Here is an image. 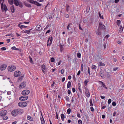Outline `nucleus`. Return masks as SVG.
Masks as SVG:
<instances>
[{"label": "nucleus", "instance_id": "nucleus-1", "mask_svg": "<svg viewBox=\"0 0 124 124\" xmlns=\"http://www.w3.org/2000/svg\"><path fill=\"white\" fill-rule=\"evenodd\" d=\"M18 105L19 106L21 107H24L27 105V103L25 102H19Z\"/></svg>", "mask_w": 124, "mask_h": 124}, {"label": "nucleus", "instance_id": "nucleus-2", "mask_svg": "<svg viewBox=\"0 0 124 124\" xmlns=\"http://www.w3.org/2000/svg\"><path fill=\"white\" fill-rule=\"evenodd\" d=\"M3 2L1 4V9L2 11H4V10L5 11H6L8 10L7 8V6L5 5H4Z\"/></svg>", "mask_w": 124, "mask_h": 124}, {"label": "nucleus", "instance_id": "nucleus-3", "mask_svg": "<svg viewBox=\"0 0 124 124\" xmlns=\"http://www.w3.org/2000/svg\"><path fill=\"white\" fill-rule=\"evenodd\" d=\"M28 98V96L24 95L20 97L19 99L21 101H24L26 100Z\"/></svg>", "mask_w": 124, "mask_h": 124}, {"label": "nucleus", "instance_id": "nucleus-4", "mask_svg": "<svg viewBox=\"0 0 124 124\" xmlns=\"http://www.w3.org/2000/svg\"><path fill=\"white\" fill-rule=\"evenodd\" d=\"M30 93L29 90H24L22 92V93L23 95H27Z\"/></svg>", "mask_w": 124, "mask_h": 124}, {"label": "nucleus", "instance_id": "nucleus-5", "mask_svg": "<svg viewBox=\"0 0 124 124\" xmlns=\"http://www.w3.org/2000/svg\"><path fill=\"white\" fill-rule=\"evenodd\" d=\"M18 6L21 8L23 6L22 3L20 1L16 0V6Z\"/></svg>", "mask_w": 124, "mask_h": 124}, {"label": "nucleus", "instance_id": "nucleus-6", "mask_svg": "<svg viewBox=\"0 0 124 124\" xmlns=\"http://www.w3.org/2000/svg\"><path fill=\"white\" fill-rule=\"evenodd\" d=\"M15 67L13 66H12L11 67L9 66L8 68V70L9 71H12L15 70Z\"/></svg>", "mask_w": 124, "mask_h": 124}, {"label": "nucleus", "instance_id": "nucleus-7", "mask_svg": "<svg viewBox=\"0 0 124 124\" xmlns=\"http://www.w3.org/2000/svg\"><path fill=\"white\" fill-rule=\"evenodd\" d=\"M24 77V74H21V77H19L18 78L17 80V82L19 83L21 82L23 79Z\"/></svg>", "mask_w": 124, "mask_h": 124}, {"label": "nucleus", "instance_id": "nucleus-8", "mask_svg": "<svg viewBox=\"0 0 124 124\" xmlns=\"http://www.w3.org/2000/svg\"><path fill=\"white\" fill-rule=\"evenodd\" d=\"M23 110L22 109H16V113H17L18 114H22L23 113Z\"/></svg>", "mask_w": 124, "mask_h": 124}, {"label": "nucleus", "instance_id": "nucleus-9", "mask_svg": "<svg viewBox=\"0 0 124 124\" xmlns=\"http://www.w3.org/2000/svg\"><path fill=\"white\" fill-rule=\"evenodd\" d=\"M26 85V83L25 82H22L19 85V88H23L25 87Z\"/></svg>", "mask_w": 124, "mask_h": 124}, {"label": "nucleus", "instance_id": "nucleus-10", "mask_svg": "<svg viewBox=\"0 0 124 124\" xmlns=\"http://www.w3.org/2000/svg\"><path fill=\"white\" fill-rule=\"evenodd\" d=\"M50 39V40L49 43V46H50L52 43V40H53L52 37H51V38L50 37H49L48 39L47 40V46H48L49 45L48 42H49Z\"/></svg>", "mask_w": 124, "mask_h": 124}, {"label": "nucleus", "instance_id": "nucleus-11", "mask_svg": "<svg viewBox=\"0 0 124 124\" xmlns=\"http://www.w3.org/2000/svg\"><path fill=\"white\" fill-rule=\"evenodd\" d=\"M99 28L102 29H105V26L102 24L101 22H100L99 23Z\"/></svg>", "mask_w": 124, "mask_h": 124}, {"label": "nucleus", "instance_id": "nucleus-12", "mask_svg": "<svg viewBox=\"0 0 124 124\" xmlns=\"http://www.w3.org/2000/svg\"><path fill=\"white\" fill-rule=\"evenodd\" d=\"M7 113V111L6 110H2L0 112V114L1 116H3L6 115Z\"/></svg>", "mask_w": 124, "mask_h": 124}, {"label": "nucleus", "instance_id": "nucleus-13", "mask_svg": "<svg viewBox=\"0 0 124 124\" xmlns=\"http://www.w3.org/2000/svg\"><path fill=\"white\" fill-rule=\"evenodd\" d=\"M9 3L11 5H12L14 3L16 5V0H8Z\"/></svg>", "mask_w": 124, "mask_h": 124}, {"label": "nucleus", "instance_id": "nucleus-14", "mask_svg": "<svg viewBox=\"0 0 124 124\" xmlns=\"http://www.w3.org/2000/svg\"><path fill=\"white\" fill-rule=\"evenodd\" d=\"M36 29L37 31H40L42 30V27L39 25H38L36 27Z\"/></svg>", "mask_w": 124, "mask_h": 124}, {"label": "nucleus", "instance_id": "nucleus-15", "mask_svg": "<svg viewBox=\"0 0 124 124\" xmlns=\"http://www.w3.org/2000/svg\"><path fill=\"white\" fill-rule=\"evenodd\" d=\"M6 67L7 66L6 65H3L0 67V70H4L6 69Z\"/></svg>", "mask_w": 124, "mask_h": 124}, {"label": "nucleus", "instance_id": "nucleus-16", "mask_svg": "<svg viewBox=\"0 0 124 124\" xmlns=\"http://www.w3.org/2000/svg\"><path fill=\"white\" fill-rule=\"evenodd\" d=\"M21 74V72L19 71H16V77H18Z\"/></svg>", "mask_w": 124, "mask_h": 124}, {"label": "nucleus", "instance_id": "nucleus-17", "mask_svg": "<svg viewBox=\"0 0 124 124\" xmlns=\"http://www.w3.org/2000/svg\"><path fill=\"white\" fill-rule=\"evenodd\" d=\"M96 34H98L99 35H100L101 34L100 29H98L96 31Z\"/></svg>", "mask_w": 124, "mask_h": 124}, {"label": "nucleus", "instance_id": "nucleus-18", "mask_svg": "<svg viewBox=\"0 0 124 124\" xmlns=\"http://www.w3.org/2000/svg\"><path fill=\"white\" fill-rule=\"evenodd\" d=\"M16 51H17V52L20 54L21 53L22 50L19 48H16Z\"/></svg>", "mask_w": 124, "mask_h": 124}, {"label": "nucleus", "instance_id": "nucleus-19", "mask_svg": "<svg viewBox=\"0 0 124 124\" xmlns=\"http://www.w3.org/2000/svg\"><path fill=\"white\" fill-rule=\"evenodd\" d=\"M61 116L62 120V121H63L65 118V116L64 114H61Z\"/></svg>", "mask_w": 124, "mask_h": 124}, {"label": "nucleus", "instance_id": "nucleus-20", "mask_svg": "<svg viewBox=\"0 0 124 124\" xmlns=\"http://www.w3.org/2000/svg\"><path fill=\"white\" fill-rule=\"evenodd\" d=\"M66 10L67 12L69 10L70 6L68 4H67L66 6Z\"/></svg>", "mask_w": 124, "mask_h": 124}, {"label": "nucleus", "instance_id": "nucleus-21", "mask_svg": "<svg viewBox=\"0 0 124 124\" xmlns=\"http://www.w3.org/2000/svg\"><path fill=\"white\" fill-rule=\"evenodd\" d=\"M71 82L70 81H69L67 85V88H69L71 87Z\"/></svg>", "mask_w": 124, "mask_h": 124}, {"label": "nucleus", "instance_id": "nucleus-22", "mask_svg": "<svg viewBox=\"0 0 124 124\" xmlns=\"http://www.w3.org/2000/svg\"><path fill=\"white\" fill-rule=\"evenodd\" d=\"M63 46H64V45H61V44H60V50L61 52H62L63 50Z\"/></svg>", "mask_w": 124, "mask_h": 124}, {"label": "nucleus", "instance_id": "nucleus-23", "mask_svg": "<svg viewBox=\"0 0 124 124\" xmlns=\"http://www.w3.org/2000/svg\"><path fill=\"white\" fill-rule=\"evenodd\" d=\"M16 110H13L11 112V114L12 116H16Z\"/></svg>", "mask_w": 124, "mask_h": 124}, {"label": "nucleus", "instance_id": "nucleus-24", "mask_svg": "<svg viewBox=\"0 0 124 124\" xmlns=\"http://www.w3.org/2000/svg\"><path fill=\"white\" fill-rule=\"evenodd\" d=\"M32 30V29H30L29 30H25L24 31V32L28 34H29L30 33V31Z\"/></svg>", "mask_w": 124, "mask_h": 124}, {"label": "nucleus", "instance_id": "nucleus-25", "mask_svg": "<svg viewBox=\"0 0 124 124\" xmlns=\"http://www.w3.org/2000/svg\"><path fill=\"white\" fill-rule=\"evenodd\" d=\"M11 11L13 13L14 12L15 9L13 6H12L11 7Z\"/></svg>", "mask_w": 124, "mask_h": 124}, {"label": "nucleus", "instance_id": "nucleus-26", "mask_svg": "<svg viewBox=\"0 0 124 124\" xmlns=\"http://www.w3.org/2000/svg\"><path fill=\"white\" fill-rule=\"evenodd\" d=\"M34 4L39 6H40L41 5V4H40L39 2L36 1H35Z\"/></svg>", "mask_w": 124, "mask_h": 124}, {"label": "nucleus", "instance_id": "nucleus-27", "mask_svg": "<svg viewBox=\"0 0 124 124\" xmlns=\"http://www.w3.org/2000/svg\"><path fill=\"white\" fill-rule=\"evenodd\" d=\"M40 119L41 122V124H44L45 123V122L43 117H42V118H40Z\"/></svg>", "mask_w": 124, "mask_h": 124}, {"label": "nucleus", "instance_id": "nucleus-28", "mask_svg": "<svg viewBox=\"0 0 124 124\" xmlns=\"http://www.w3.org/2000/svg\"><path fill=\"white\" fill-rule=\"evenodd\" d=\"M100 75L101 76V77H104V75L103 74V73L102 71H100Z\"/></svg>", "mask_w": 124, "mask_h": 124}, {"label": "nucleus", "instance_id": "nucleus-29", "mask_svg": "<svg viewBox=\"0 0 124 124\" xmlns=\"http://www.w3.org/2000/svg\"><path fill=\"white\" fill-rule=\"evenodd\" d=\"M2 117H3V119L4 120H6L8 118V117L7 116H6L5 115H4V116H3Z\"/></svg>", "mask_w": 124, "mask_h": 124}, {"label": "nucleus", "instance_id": "nucleus-30", "mask_svg": "<svg viewBox=\"0 0 124 124\" xmlns=\"http://www.w3.org/2000/svg\"><path fill=\"white\" fill-rule=\"evenodd\" d=\"M29 58L30 59V62L31 63H33V61L32 60V58L30 56L29 57Z\"/></svg>", "mask_w": 124, "mask_h": 124}, {"label": "nucleus", "instance_id": "nucleus-31", "mask_svg": "<svg viewBox=\"0 0 124 124\" xmlns=\"http://www.w3.org/2000/svg\"><path fill=\"white\" fill-rule=\"evenodd\" d=\"M41 67L44 70H46V66L44 65H43L41 66Z\"/></svg>", "mask_w": 124, "mask_h": 124}, {"label": "nucleus", "instance_id": "nucleus-32", "mask_svg": "<svg viewBox=\"0 0 124 124\" xmlns=\"http://www.w3.org/2000/svg\"><path fill=\"white\" fill-rule=\"evenodd\" d=\"M101 82L102 84V86L103 87L105 88L106 89H107V87H106V85H105V84H104V83L102 82L101 81Z\"/></svg>", "mask_w": 124, "mask_h": 124}, {"label": "nucleus", "instance_id": "nucleus-33", "mask_svg": "<svg viewBox=\"0 0 124 124\" xmlns=\"http://www.w3.org/2000/svg\"><path fill=\"white\" fill-rule=\"evenodd\" d=\"M84 88L85 90V93H88L89 92V91L88 89L86 88L84 86Z\"/></svg>", "mask_w": 124, "mask_h": 124}, {"label": "nucleus", "instance_id": "nucleus-34", "mask_svg": "<svg viewBox=\"0 0 124 124\" xmlns=\"http://www.w3.org/2000/svg\"><path fill=\"white\" fill-rule=\"evenodd\" d=\"M77 56L79 58H80L81 57V54L80 53H78L77 54Z\"/></svg>", "mask_w": 124, "mask_h": 124}, {"label": "nucleus", "instance_id": "nucleus-35", "mask_svg": "<svg viewBox=\"0 0 124 124\" xmlns=\"http://www.w3.org/2000/svg\"><path fill=\"white\" fill-rule=\"evenodd\" d=\"M99 65L100 66H104L105 65V64L104 63H102L101 62H100V65Z\"/></svg>", "mask_w": 124, "mask_h": 124}, {"label": "nucleus", "instance_id": "nucleus-36", "mask_svg": "<svg viewBox=\"0 0 124 124\" xmlns=\"http://www.w3.org/2000/svg\"><path fill=\"white\" fill-rule=\"evenodd\" d=\"M27 119L28 120H30V121H31V116H27Z\"/></svg>", "mask_w": 124, "mask_h": 124}, {"label": "nucleus", "instance_id": "nucleus-37", "mask_svg": "<svg viewBox=\"0 0 124 124\" xmlns=\"http://www.w3.org/2000/svg\"><path fill=\"white\" fill-rule=\"evenodd\" d=\"M96 66L94 65H92V69H95L96 68Z\"/></svg>", "mask_w": 124, "mask_h": 124}, {"label": "nucleus", "instance_id": "nucleus-38", "mask_svg": "<svg viewBox=\"0 0 124 124\" xmlns=\"http://www.w3.org/2000/svg\"><path fill=\"white\" fill-rule=\"evenodd\" d=\"M120 22H121V21L120 20H117V24L118 25H119L120 24Z\"/></svg>", "mask_w": 124, "mask_h": 124}, {"label": "nucleus", "instance_id": "nucleus-39", "mask_svg": "<svg viewBox=\"0 0 124 124\" xmlns=\"http://www.w3.org/2000/svg\"><path fill=\"white\" fill-rule=\"evenodd\" d=\"M87 97H89L90 96V94L89 92L85 93Z\"/></svg>", "mask_w": 124, "mask_h": 124}, {"label": "nucleus", "instance_id": "nucleus-40", "mask_svg": "<svg viewBox=\"0 0 124 124\" xmlns=\"http://www.w3.org/2000/svg\"><path fill=\"white\" fill-rule=\"evenodd\" d=\"M71 112V109L70 108H69L67 110V112L68 114H70Z\"/></svg>", "mask_w": 124, "mask_h": 124}, {"label": "nucleus", "instance_id": "nucleus-41", "mask_svg": "<svg viewBox=\"0 0 124 124\" xmlns=\"http://www.w3.org/2000/svg\"><path fill=\"white\" fill-rule=\"evenodd\" d=\"M55 59H54L53 58H52L51 59V61L52 62H54Z\"/></svg>", "mask_w": 124, "mask_h": 124}, {"label": "nucleus", "instance_id": "nucleus-42", "mask_svg": "<svg viewBox=\"0 0 124 124\" xmlns=\"http://www.w3.org/2000/svg\"><path fill=\"white\" fill-rule=\"evenodd\" d=\"M123 31V28L122 27H120V28L119 31L120 32H121Z\"/></svg>", "mask_w": 124, "mask_h": 124}, {"label": "nucleus", "instance_id": "nucleus-43", "mask_svg": "<svg viewBox=\"0 0 124 124\" xmlns=\"http://www.w3.org/2000/svg\"><path fill=\"white\" fill-rule=\"evenodd\" d=\"M99 16L100 18L102 19H103V16H101V14L100 13H99Z\"/></svg>", "mask_w": 124, "mask_h": 124}, {"label": "nucleus", "instance_id": "nucleus-44", "mask_svg": "<svg viewBox=\"0 0 124 124\" xmlns=\"http://www.w3.org/2000/svg\"><path fill=\"white\" fill-rule=\"evenodd\" d=\"M35 2V1H34L33 0H31L30 2L32 4H34Z\"/></svg>", "mask_w": 124, "mask_h": 124}, {"label": "nucleus", "instance_id": "nucleus-45", "mask_svg": "<svg viewBox=\"0 0 124 124\" xmlns=\"http://www.w3.org/2000/svg\"><path fill=\"white\" fill-rule=\"evenodd\" d=\"M25 5L27 7H31V5L30 4H25Z\"/></svg>", "mask_w": 124, "mask_h": 124}, {"label": "nucleus", "instance_id": "nucleus-46", "mask_svg": "<svg viewBox=\"0 0 124 124\" xmlns=\"http://www.w3.org/2000/svg\"><path fill=\"white\" fill-rule=\"evenodd\" d=\"M27 27V26H25L24 25H22L21 26L20 28L21 29H22V28L23 27L26 28Z\"/></svg>", "mask_w": 124, "mask_h": 124}, {"label": "nucleus", "instance_id": "nucleus-47", "mask_svg": "<svg viewBox=\"0 0 124 124\" xmlns=\"http://www.w3.org/2000/svg\"><path fill=\"white\" fill-rule=\"evenodd\" d=\"M78 122L79 124H82V122L81 120H79L78 121Z\"/></svg>", "mask_w": 124, "mask_h": 124}, {"label": "nucleus", "instance_id": "nucleus-48", "mask_svg": "<svg viewBox=\"0 0 124 124\" xmlns=\"http://www.w3.org/2000/svg\"><path fill=\"white\" fill-rule=\"evenodd\" d=\"M72 25V23H70L68 24V25L67 26V29L68 30H69V28L70 27V25Z\"/></svg>", "mask_w": 124, "mask_h": 124}, {"label": "nucleus", "instance_id": "nucleus-49", "mask_svg": "<svg viewBox=\"0 0 124 124\" xmlns=\"http://www.w3.org/2000/svg\"><path fill=\"white\" fill-rule=\"evenodd\" d=\"M112 105L113 106H115L116 105V103L115 102H113L112 103Z\"/></svg>", "mask_w": 124, "mask_h": 124}, {"label": "nucleus", "instance_id": "nucleus-50", "mask_svg": "<svg viewBox=\"0 0 124 124\" xmlns=\"http://www.w3.org/2000/svg\"><path fill=\"white\" fill-rule=\"evenodd\" d=\"M1 49L2 51L5 50L6 49V48L5 47H2L1 48Z\"/></svg>", "mask_w": 124, "mask_h": 124}, {"label": "nucleus", "instance_id": "nucleus-51", "mask_svg": "<svg viewBox=\"0 0 124 124\" xmlns=\"http://www.w3.org/2000/svg\"><path fill=\"white\" fill-rule=\"evenodd\" d=\"M55 114H56V117L57 119H58L59 117H58V113L57 112H56Z\"/></svg>", "mask_w": 124, "mask_h": 124}, {"label": "nucleus", "instance_id": "nucleus-52", "mask_svg": "<svg viewBox=\"0 0 124 124\" xmlns=\"http://www.w3.org/2000/svg\"><path fill=\"white\" fill-rule=\"evenodd\" d=\"M111 102V100L110 99H108V104H110Z\"/></svg>", "mask_w": 124, "mask_h": 124}, {"label": "nucleus", "instance_id": "nucleus-53", "mask_svg": "<svg viewBox=\"0 0 124 124\" xmlns=\"http://www.w3.org/2000/svg\"><path fill=\"white\" fill-rule=\"evenodd\" d=\"M88 82L86 80H85L84 82V84L85 85H87Z\"/></svg>", "mask_w": 124, "mask_h": 124}, {"label": "nucleus", "instance_id": "nucleus-54", "mask_svg": "<svg viewBox=\"0 0 124 124\" xmlns=\"http://www.w3.org/2000/svg\"><path fill=\"white\" fill-rule=\"evenodd\" d=\"M65 16L66 18H68L69 17V16L68 14H66L65 15Z\"/></svg>", "mask_w": 124, "mask_h": 124}, {"label": "nucleus", "instance_id": "nucleus-55", "mask_svg": "<svg viewBox=\"0 0 124 124\" xmlns=\"http://www.w3.org/2000/svg\"><path fill=\"white\" fill-rule=\"evenodd\" d=\"M64 70L63 69H62L61 71V73L62 74H63L64 72Z\"/></svg>", "mask_w": 124, "mask_h": 124}, {"label": "nucleus", "instance_id": "nucleus-56", "mask_svg": "<svg viewBox=\"0 0 124 124\" xmlns=\"http://www.w3.org/2000/svg\"><path fill=\"white\" fill-rule=\"evenodd\" d=\"M118 69L117 67L114 68L113 69V70L115 71H116Z\"/></svg>", "mask_w": 124, "mask_h": 124}, {"label": "nucleus", "instance_id": "nucleus-57", "mask_svg": "<svg viewBox=\"0 0 124 124\" xmlns=\"http://www.w3.org/2000/svg\"><path fill=\"white\" fill-rule=\"evenodd\" d=\"M107 77L108 78H109L110 77V76L108 72L107 73Z\"/></svg>", "mask_w": 124, "mask_h": 124}, {"label": "nucleus", "instance_id": "nucleus-58", "mask_svg": "<svg viewBox=\"0 0 124 124\" xmlns=\"http://www.w3.org/2000/svg\"><path fill=\"white\" fill-rule=\"evenodd\" d=\"M90 106L93 105V104L92 103V100L91 99L90 100Z\"/></svg>", "mask_w": 124, "mask_h": 124}, {"label": "nucleus", "instance_id": "nucleus-59", "mask_svg": "<svg viewBox=\"0 0 124 124\" xmlns=\"http://www.w3.org/2000/svg\"><path fill=\"white\" fill-rule=\"evenodd\" d=\"M91 110L92 111H93L94 110V109L93 107H91L90 108Z\"/></svg>", "mask_w": 124, "mask_h": 124}, {"label": "nucleus", "instance_id": "nucleus-60", "mask_svg": "<svg viewBox=\"0 0 124 124\" xmlns=\"http://www.w3.org/2000/svg\"><path fill=\"white\" fill-rule=\"evenodd\" d=\"M72 91L73 93H74L75 92V91H76L75 89L74 88H72Z\"/></svg>", "mask_w": 124, "mask_h": 124}, {"label": "nucleus", "instance_id": "nucleus-61", "mask_svg": "<svg viewBox=\"0 0 124 124\" xmlns=\"http://www.w3.org/2000/svg\"><path fill=\"white\" fill-rule=\"evenodd\" d=\"M65 98L67 101H69V97L68 96H66L65 97Z\"/></svg>", "mask_w": 124, "mask_h": 124}, {"label": "nucleus", "instance_id": "nucleus-62", "mask_svg": "<svg viewBox=\"0 0 124 124\" xmlns=\"http://www.w3.org/2000/svg\"><path fill=\"white\" fill-rule=\"evenodd\" d=\"M13 35L12 34H9L7 35H6V36H9L12 37Z\"/></svg>", "mask_w": 124, "mask_h": 124}, {"label": "nucleus", "instance_id": "nucleus-63", "mask_svg": "<svg viewBox=\"0 0 124 124\" xmlns=\"http://www.w3.org/2000/svg\"><path fill=\"white\" fill-rule=\"evenodd\" d=\"M77 116L78 117H80V115L79 113H78L77 114Z\"/></svg>", "mask_w": 124, "mask_h": 124}, {"label": "nucleus", "instance_id": "nucleus-64", "mask_svg": "<svg viewBox=\"0 0 124 124\" xmlns=\"http://www.w3.org/2000/svg\"><path fill=\"white\" fill-rule=\"evenodd\" d=\"M6 40H7V42L8 43H9L10 41V39H7Z\"/></svg>", "mask_w": 124, "mask_h": 124}]
</instances>
